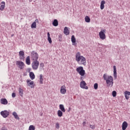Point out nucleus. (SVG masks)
<instances>
[{
	"mask_svg": "<svg viewBox=\"0 0 130 130\" xmlns=\"http://www.w3.org/2000/svg\"><path fill=\"white\" fill-rule=\"evenodd\" d=\"M36 22H39L38 19H36L35 21H34V22L31 24V28L32 29L36 28V27H37V25H36Z\"/></svg>",
	"mask_w": 130,
	"mask_h": 130,
	"instance_id": "obj_19",
	"label": "nucleus"
},
{
	"mask_svg": "<svg viewBox=\"0 0 130 130\" xmlns=\"http://www.w3.org/2000/svg\"><path fill=\"white\" fill-rule=\"evenodd\" d=\"M59 109H60L62 112H66V109H64V107L63 106V105H59Z\"/></svg>",
	"mask_w": 130,
	"mask_h": 130,
	"instance_id": "obj_26",
	"label": "nucleus"
},
{
	"mask_svg": "<svg viewBox=\"0 0 130 130\" xmlns=\"http://www.w3.org/2000/svg\"><path fill=\"white\" fill-rule=\"evenodd\" d=\"M1 130H8V128H7V127L5 126H4L2 128Z\"/></svg>",
	"mask_w": 130,
	"mask_h": 130,
	"instance_id": "obj_39",
	"label": "nucleus"
},
{
	"mask_svg": "<svg viewBox=\"0 0 130 130\" xmlns=\"http://www.w3.org/2000/svg\"><path fill=\"white\" fill-rule=\"evenodd\" d=\"M83 126H85V125H86V121H84L82 123Z\"/></svg>",
	"mask_w": 130,
	"mask_h": 130,
	"instance_id": "obj_40",
	"label": "nucleus"
},
{
	"mask_svg": "<svg viewBox=\"0 0 130 130\" xmlns=\"http://www.w3.org/2000/svg\"><path fill=\"white\" fill-rule=\"evenodd\" d=\"M24 90L22 89V88L19 87V94L21 97H23V94Z\"/></svg>",
	"mask_w": 130,
	"mask_h": 130,
	"instance_id": "obj_24",
	"label": "nucleus"
},
{
	"mask_svg": "<svg viewBox=\"0 0 130 130\" xmlns=\"http://www.w3.org/2000/svg\"><path fill=\"white\" fill-rule=\"evenodd\" d=\"M43 75H42V74H40L39 78V83L41 85H42V84H43Z\"/></svg>",
	"mask_w": 130,
	"mask_h": 130,
	"instance_id": "obj_20",
	"label": "nucleus"
},
{
	"mask_svg": "<svg viewBox=\"0 0 130 130\" xmlns=\"http://www.w3.org/2000/svg\"><path fill=\"white\" fill-rule=\"evenodd\" d=\"M76 72L79 74L80 76L81 77H84L85 76V70L83 67H79L76 69Z\"/></svg>",
	"mask_w": 130,
	"mask_h": 130,
	"instance_id": "obj_4",
	"label": "nucleus"
},
{
	"mask_svg": "<svg viewBox=\"0 0 130 130\" xmlns=\"http://www.w3.org/2000/svg\"><path fill=\"white\" fill-rule=\"evenodd\" d=\"M112 96H113V97H116V91H113L112 92Z\"/></svg>",
	"mask_w": 130,
	"mask_h": 130,
	"instance_id": "obj_35",
	"label": "nucleus"
},
{
	"mask_svg": "<svg viewBox=\"0 0 130 130\" xmlns=\"http://www.w3.org/2000/svg\"><path fill=\"white\" fill-rule=\"evenodd\" d=\"M57 115L59 117H61L62 116V111L59 110L57 111Z\"/></svg>",
	"mask_w": 130,
	"mask_h": 130,
	"instance_id": "obj_30",
	"label": "nucleus"
},
{
	"mask_svg": "<svg viewBox=\"0 0 130 130\" xmlns=\"http://www.w3.org/2000/svg\"><path fill=\"white\" fill-rule=\"evenodd\" d=\"M59 37H60V38H61V36H59Z\"/></svg>",
	"mask_w": 130,
	"mask_h": 130,
	"instance_id": "obj_42",
	"label": "nucleus"
},
{
	"mask_svg": "<svg viewBox=\"0 0 130 130\" xmlns=\"http://www.w3.org/2000/svg\"><path fill=\"white\" fill-rule=\"evenodd\" d=\"M55 127L56 128H57L58 129V128H59V123H58V122H56L55 123Z\"/></svg>",
	"mask_w": 130,
	"mask_h": 130,
	"instance_id": "obj_34",
	"label": "nucleus"
},
{
	"mask_svg": "<svg viewBox=\"0 0 130 130\" xmlns=\"http://www.w3.org/2000/svg\"><path fill=\"white\" fill-rule=\"evenodd\" d=\"M30 58L32 59V60H34V61L35 60H38V58H39V55H38L37 52L33 51L31 53Z\"/></svg>",
	"mask_w": 130,
	"mask_h": 130,
	"instance_id": "obj_3",
	"label": "nucleus"
},
{
	"mask_svg": "<svg viewBox=\"0 0 130 130\" xmlns=\"http://www.w3.org/2000/svg\"><path fill=\"white\" fill-rule=\"evenodd\" d=\"M105 4V1H102L101 2V6H100V8L101 10H103L104 9V4Z\"/></svg>",
	"mask_w": 130,
	"mask_h": 130,
	"instance_id": "obj_25",
	"label": "nucleus"
},
{
	"mask_svg": "<svg viewBox=\"0 0 130 130\" xmlns=\"http://www.w3.org/2000/svg\"><path fill=\"white\" fill-rule=\"evenodd\" d=\"M16 66H18V68H19L20 70H23V69L25 68V63H24L23 62L21 61H17Z\"/></svg>",
	"mask_w": 130,
	"mask_h": 130,
	"instance_id": "obj_9",
	"label": "nucleus"
},
{
	"mask_svg": "<svg viewBox=\"0 0 130 130\" xmlns=\"http://www.w3.org/2000/svg\"><path fill=\"white\" fill-rule=\"evenodd\" d=\"M26 83L27 84V86H28V87H30V88H34V87H35V84L34 83V81H32L30 79H27L26 80Z\"/></svg>",
	"mask_w": 130,
	"mask_h": 130,
	"instance_id": "obj_10",
	"label": "nucleus"
},
{
	"mask_svg": "<svg viewBox=\"0 0 130 130\" xmlns=\"http://www.w3.org/2000/svg\"><path fill=\"white\" fill-rule=\"evenodd\" d=\"M13 115L14 116L16 119H19V116H18V114H17V113H16V112H13Z\"/></svg>",
	"mask_w": 130,
	"mask_h": 130,
	"instance_id": "obj_31",
	"label": "nucleus"
},
{
	"mask_svg": "<svg viewBox=\"0 0 130 130\" xmlns=\"http://www.w3.org/2000/svg\"><path fill=\"white\" fill-rule=\"evenodd\" d=\"M90 128H91L92 129H94V128H95V125H90Z\"/></svg>",
	"mask_w": 130,
	"mask_h": 130,
	"instance_id": "obj_37",
	"label": "nucleus"
},
{
	"mask_svg": "<svg viewBox=\"0 0 130 130\" xmlns=\"http://www.w3.org/2000/svg\"><path fill=\"white\" fill-rule=\"evenodd\" d=\"M113 76H114V78L115 80L117 78V73L116 72V66H113Z\"/></svg>",
	"mask_w": 130,
	"mask_h": 130,
	"instance_id": "obj_13",
	"label": "nucleus"
},
{
	"mask_svg": "<svg viewBox=\"0 0 130 130\" xmlns=\"http://www.w3.org/2000/svg\"><path fill=\"white\" fill-rule=\"evenodd\" d=\"M19 58L21 60H24L25 59V53L24 51H20L19 52Z\"/></svg>",
	"mask_w": 130,
	"mask_h": 130,
	"instance_id": "obj_12",
	"label": "nucleus"
},
{
	"mask_svg": "<svg viewBox=\"0 0 130 130\" xmlns=\"http://www.w3.org/2000/svg\"><path fill=\"white\" fill-rule=\"evenodd\" d=\"M25 63L27 66H30L31 64V61L30 60V56H28L25 59Z\"/></svg>",
	"mask_w": 130,
	"mask_h": 130,
	"instance_id": "obj_16",
	"label": "nucleus"
},
{
	"mask_svg": "<svg viewBox=\"0 0 130 130\" xmlns=\"http://www.w3.org/2000/svg\"><path fill=\"white\" fill-rule=\"evenodd\" d=\"M53 26H54V27H57V26H58V21H57V19H54L52 23Z\"/></svg>",
	"mask_w": 130,
	"mask_h": 130,
	"instance_id": "obj_21",
	"label": "nucleus"
},
{
	"mask_svg": "<svg viewBox=\"0 0 130 130\" xmlns=\"http://www.w3.org/2000/svg\"><path fill=\"white\" fill-rule=\"evenodd\" d=\"M1 115L4 118H7L10 115V112L7 110L2 111L1 112Z\"/></svg>",
	"mask_w": 130,
	"mask_h": 130,
	"instance_id": "obj_7",
	"label": "nucleus"
},
{
	"mask_svg": "<svg viewBox=\"0 0 130 130\" xmlns=\"http://www.w3.org/2000/svg\"><path fill=\"white\" fill-rule=\"evenodd\" d=\"M47 36H48V41H49V43L51 44V43H52V41L51 40V38H50V34H49V32L47 33Z\"/></svg>",
	"mask_w": 130,
	"mask_h": 130,
	"instance_id": "obj_27",
	"label": "nucleus"
},
{
	"mask_svg": "<svg viewBox=\"0 0 130 130\" xmlns=\"http://www.w3.org/2000/svg\"><path fill=\"white\" fill-rule=\"evenodd\" d=\"M64 34L65 35H69L70 34V30L67 27H65L64 28Z\"/></svg>",
	"mask_w": 130,
	"mask_h": 130,
	"instance_id": "obj_22",
	"label": "nucleus"
},
{
	"mask_svg": "<svg viewBox=\"0 0 130 130\" xmlns=\"http://www.w3.org/2000/svg\"><path fill=\"white\" fill-rule=\"evenodd\" d=\"M68 111H71V108H69V110H68Z\"/></svg>",
	"mask_w": 130,
	"mask_h": 130,
	"instance_id": "obj_41",
	"label": "nucleus"
},
{
	"mask_svg": "<svg viewBox=\"0 0 130 130\" xmlns=\"http://www.w3.org/2000/svg\"><path fill=\"white\" fill-rule=\"evenodd\" d=\"M29 77L31 80H34V79H35V74H34L33 72H30Z\"/></svg>",
	"mask_w": 130,
	"mask_h": 130,
	"instance_id": "obj_23",
	"label": "nucleus"
},
{
	"mask_svg": "<svg viewBox=\"0 0 130 130\" xmlns=\"http://www.w3.org/2000/svg\"><path fill=\"white\" fill-rule=\"evenodd\" d=\"M6 5V3L4 2H3L2 3V5H1V8H0V10L1 11H4V9H5V6Z\"/></svg>",
	"mask_w": 130,
	"mask_h": 130,
	"instance_id": "obj_29",
	"label": "nucleus"
},
{
	"mask_svg": "<svg viewBox=\"0 0 130 130\" xmlns=\"http://www.w3.org/2000/svg\"><path fill=\"white\" fill-rule=\"evenodd\" d=\"M31 68L34 71L38 70V68H39V61L38 60L33 61L31 63Z\"/></svg>",
	"mask_w": 130,
	"mask_h": 130,
	"instance_id": "obj_5",
	"label": "nucleus"
},
{
	"mask_svg": "<svg viewBox=\"0 0 130 130\" xmlns=\"http://www.w3.org/2000/svg\"><path fill=\"white\" fill-rule=\"evenodd\" d=\"M1 103L3 104V105H7L8 104V100L6 99H1Z\"/></svg>",
	"mask_w": 130,
	"mask_h": 130,
	"instance_id": "obj_15",
	"label": "nucleus"
},
{
	"mask_svg": "<svg viewBox=\"0 0 130 130\" xmlns=\"http://www.w3.org/2000/svg\"><path fill=\"white\" fill-rule=\"evenodd\" d=\"M40 68H44V63H41L40 64Z\"/></svg>",
	"mask_w": 130,
	"mask_h": 130,
	"instance_id": "obj_36",
	"label": "nucleus"
},
{
	"mask_svg": "<svg viewBox=\"0 0 130 130\" xmlns=\"http://www.w3.org/2000/svg\"><path fill=\"white\" fill-rule=\"evenodd\" d=\"M29 130H35V126L30 125L29 127Z\"/></svg>",
	"mask_w": 130,
	"mask_h": 130,
	"instance_id": "obj_32",
	"label": "nucleus"
},
{
	"mask_svg": "<svg viewBox=\"0 0 130 130\" xmlns=\"http://www.w3.org/2000/svg\"><path fill=\"white\" fill-rule=\"evenodd\" d=\"M127 126H128V124H127V122L126 121H124L122 124V129H126V128H127Z\"/></svg>",
	"mask_w": 130,
	"mask_h": 130,
	"instance_id": "obj_14",
	"label": "nucleus"
},
{
	"mask_svg": "<svg viewBox=\"0 0 130 130\" xmlns=\"http://www.w3.org/2000/svg\"><path fill=\"white\" fill-rule=\"evenodd\" d=\"M71 41L73 43V45H77V43H76V38H75V36L73 35L71 37Z\"/></svg>",
	"mask_w": 130,
	"mask_h": 130,
	"instance_id": "obj_18",
	"label": "nucleus"
},
{
	"mask_svg": "<svg viewBox=\"0 0 130 130\" xmlns=\"http://www.w3.org/2000/svg\"><path fill=\"white\" fill-rule=\"evenodd\" d=\"M108 130H111V129H108Z\"/></svg>",
	"mask_w": 130,
	"mask_h": 130,
	"instance_id": "obj_43",
	"label": "nucleus"
},
{
	"mask_svg": "<svg viewBox=\"0 0 130 130\" xmlns=\"http://www.w3.org/2000/svg\"><path fill=\"white\" fill-rule=\"evenodd\" d=\"M12 96L13 98H15V97H16V93L15 92L12 93Z\"/></svg>",
	"mask_w": 130,
	"mask_h": 130,
	"instance_id": "obj_38",
	"label": "nucleus"
},
{
	"mask_svg": "<svg viewBox=\"0 0 130 130\" xmlns=\"http://www.w3.org/2000/svg\"><path fill=\"white\" fill-rule=\"evenodd\" d=\"M85 21L86 22V23H90L91 19H90V17L88 16H86L85 17Z\"/></svg>",
	"mask_w": 130,
	"mask_h": 130,
	"instance_id": "obj_28",
	"label": "nucleus"
},
{
	"mask_svg": "<svg viewBox=\"0 0 130 130\" xmlns=\"http://www.w3.org/2000/svg\"><path fill=\"white\" fill-rule=\"evenodd\" d=\"M124 96L125 97V99L127 100H128V99H129V96L130 95V92L129 91H125L124 92Z\"/></svg>",
	"mask_w": 130,
	"mask_h": 130,
	"instance_id": "obj_17",
	"label": "nucleus"
},
{
	"mask_svg": "<svg viewBox=\"0 0 130 130\" xmlns=\"http://www.w3.org/2000/svg\"><path fill=\"white\" fill-rule=\"evenodd\" d=\"M103 79L106 81L108 87H112L113 86V77L112 76L104 74Z\"/></svg>",
	"mask_w": 130,
	"mask_h": 130,
	"instance_id": "obj_2",
	"label": "nucleus"
},
{
	"mask_svg": "<svg viewBox=\"0 0 130 130\" xmlns=\"http://www.w3.org/2000/svg\"><path fill=\"white\" fill-rule=\"evenodd\" d=\"M94 89H95V90H97V89H98V83H95L94 84Z\"/></svg>",
	"mask_w": 130,
	"mask_h": 130,
	"instance_id": "obj_33",
	"label": "nucleus"
},
{
	"mask_svg": "<svg viewBox=\"0 0 130 130\" xmlns=\"http://www.w3.org/2000/svg\"><path fill=\"white\" fill-rule=\"evenodd\" d=\"M75 59L79 64L86 66V58L81 55V53H80V52H78L76 54Z\"/></svg>",
	"mask_w": 130,
	"mask_h": 130,
	"instance_id": "obj_1",
	"label": "nucleus"
},
{
	"mask_svg": "<svg viewBox=\"0 0 130 130\" xmlns=\"http://www.w3.org/2000/svg\"><path fill=\"white\" fill-rule=\"evenodd\" d=\"M80 88L85 89V90H88V89H89V87L87 86V83H86V82L84 80H82L80 82Z\"/></svg>",
	"mask_w": 130,
	"mask_h": 130,
	"instance_id": "obj_8",
	"label": "nucleus"
},
{
	"mask_svg": "<svg viewBox=\"0 0 130 130\" xmlns=\"http://www.w3.org/2000/svg\"><path fill=\"white\" fill-rule=\"evenodd\" d=\"M60 92L61 94H66L67 93V87H66V85L61 86Z\"/></svg>",
	"mask_w": 130,
	"mask_h": 130,
	"instance_id": "obj_11",
	"label": "nucleus"
},
{
	"mask_svg": "<svg viewBox=\"0 0 130 130\" xmlns=\"http://www.w3.org/2000/svg\"><path fill=\"white\" fill-rule=\"evenodd\" d=\"M105 33H106V29H102L99 32L100 38L102 39V40L106 39V35H105Z\"/></svg>",
	"mask_w": 130,
	"mask_h": 130,
	"instance_id": "obj_6",
	"label": "nucleus"
}]
</instances>
